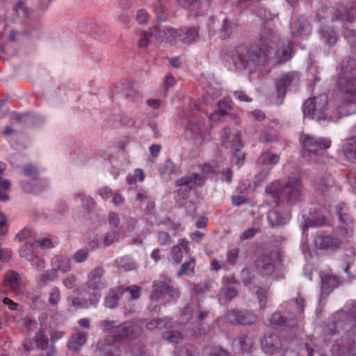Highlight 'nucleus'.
<instances>
[{
	"label": "nucleus",
	"mask_w": 356,
	"mask_h": 356,
	"mask_svg": "<svg viewBox=\"0 0 356 356\" xmlns=\"http://www.w3.org/2000/svg\"><path fill=\"white\" fill-rule=\"evenodd\" d=\"M195 268V260L193 257H190L188 260L183 263L179 270L177 272V276L180 277L183 275H187L188 272L194 273Z\"/></svg>",
	"instance_id": "obj_42"
},
{
	"label": "nucleus",
	"mask_w": 356,
	"mask_h": 356,
	"mask_svg": "<svg viewBox=\"0 0 356 356\" xmlns=\"http://www.w3.org/2000/svg\"><path fill=\"white\" fill-rule=\"evenodd\" d=\"M188 241L181 239L177 245L172 248L171 255L172 260L176 264L181 261L184 254H188L190 248L188 246Z\"/></svg>",
	"instance_id": "obj_22"
},
{
	"label": "nucleus",
	"mask_w": 356,
	"mask_h": 356,
	"mask_svg": "<svg viewBox=\"0 0 356 356\" xmlns=\"http://www.w3.org/2000/svg\"><path fill=\"white\" fill-rule=\"evenodd\" d=\"M35 242L33 243H26L19 250L20 257L25 259H32V257L35 254L34 252Z\"/></svg>",
	"instance_id": "obj_43"
},
{
	"label": "nucleus",
	"mask_w": 356,
	"mask_h": 356,
	"mask_svg": "<svg viewBox=\"0 0 356 356\" xmlns=\"http://www.w3.org/2000/svg\"><path fill=\"white\" fill-rule=\"evenodd\" d=\"M179 5L188 10L195 17L202 15L203 12L200 10L201 3L198 0H177Z\"/></svg>",
	"instance_id": "obj_33"
},
{
	"label": "nucleus",
	"mask_w": 356,
	"mask_h": 356,
	"mask_svg": "<svg viewBox=\"0 0 356 356\" xmlns=\"http://www.w3.org/2000/svg\"><path fill=\"white\" fill-rule=\"evenodd\" d=\"M165 339L175 343H179L182 340V334L176 330L167 331L163 333Z\"/></svg>",
	"instance_id": "obj_58"
},
{
	"label": "nucleus",
	"mask_w": 356,
	"mask_h": 356,
	"mask_svg": "<svg viewBox=\"0 0 356 356\" xmlns=\"http://www.w3.org/2000/svg\"><path fill=\"white\" fill-rule=\"evenodd\" d=\"M33 341L35 343L36 347L42 350L47 349L49 340L44 332L42 330H39L36 332Z\"/></svg>",
	"instance_id": "obj_41"
},
{
	"label": "nucleus",
	"mask_w": 356,
	"mask_h": 356,
	"mask_svg": "<svg viewBox=\"0 0 356 356\" xmlns=\"http://www.w3.org/2000/svg\"><path fill=\"white\" fill-rule=\"evenodd\" d=\"M356 16V2L350 8H334L322 7L317 10V17L321 19H330L336 21L338 19L346 22H353Z\"/></svg>",
	"instance_id": "obj_10"
},
{
	"label": "nucleus",
	"mask_w": 356,
	"mask_h": 356,
	"mask_svg": "<svg viewBox=\"0 0 356 356\" xmlns=\"http://www.w3.org/2000/svg\"><path fill=\"white\" fill-rule=\"evenodd\" d=\"M105 269L102 266L92 268L87 274L86 286L90 291H100L107 286V281L104 277Z\"/></svg>",
	"instance_id": "obj_11"
},
{
	"label": "nucleus",
	"mask_w": 356,
	"mask_h": 356,
	"mask_svg": "<svg viewBox=\"0 0 356 356\" xmlns=\"http://www.w3.org/2000/svg\"><path fill=\"white\" fill-rule=\"evenodd\" d=\"M302 157L310 163H325V150L331 145V141L326 138H318L314 136H306L302 139Z\"/></svg>",
	"instance_id": "obj_5"
},
{
	"label": "nucleus",
	"mask_w": 356,
	"mask_h": 356,
	"mask_svg": "<svg viewBox=\"0 0 356 356\" xmlns=\"http://www.w3.org/2000/svg\"><path fill=\"white\" fill-rule=\"evenodd\" d=\"M122 293L120 289H111L104 299L105 307L109 309L118 307Z\"/></svg>",
	"instance_id": "obj_32"
},
{
	"label": "nucleus",
	"mask_w": 356,
	"mask_h": 356,
	"mask_svg": "<svg viewBox=\"0 0 356 356\" xmlns=\"http://www.w3.org/2000/svg\"><path fill=\"white\" fill-rule=\"evenodd\" d=\"M291 30L293 35H307L310 31V25L305 17L299 16L291 23Z\"/></svg>",
	"instance_id": "obj_21"
},
{
	"label": "nucleus",
	"mask_w": 356,
	"mask_h": 356,
	"mask_svg": "<svg viewBox=\"0 0 356 356\" xmlns=\"http://www.w3.org/2000/svg\"><path fill=\"white\" fill-rule=\"evenodd\" d=\"M34 242L37 247H39L42 250L51 249L55 247L57 244L56 240L49 236L39 238L38 239L35 240Z\"/></svg>",
	"instance_id": "obj_40"
},
{
	"label": "nucleus",
	"mask_w": 356,
	"mask_h": 356,
	"mask_svg": "<svg viewBox=\"0 0 356 356\" xmlns=\"http://www.w3.org/2000/svg\"><path fill=\"white\" fill-rule=\"evenodd\" d=\"M180 296L179 291L163 281H154L153 291L150 294L151 303L149 305L150 312L156 313L160 311L159 306L156 304L160 299L166 302H170L177 299Z\"/></svg>",
	"instance_id": "obj_7"
},
{
	"label": "nucleus",
	"mask_w": 356,
	"mask_h": 356,
	"mask_svg": "<svg viewBox=\"0 0 356 356\" xmlns=\"http://www.w3.org/2000/svg\"><path fill=\"white\" fill-rule=\"evenodd\" d=\"M140 287L137 285H132L131 286L127 287L124 289V292L129 294L128 299L129 300H136L140 296Z\"/></svg>",
	"instance_id": "obj_61"
},
{
	"label": "nucleus",
	"mask_w": 356,
	"mask_h": 356,
	"mask_svg": "<svg viewBox=\"0 0 356 356\" xmlns=\"http://www.w3.org/2000/svg\"><path fill=\"white\" fill-rule=\"evenodd\" d=\"M333 184V179L330 175H326L325 177L320 178L316 181V187L322 192L327 190Z\"/></svg>",
	"instance_id": "obj_49"
},
{
	"label": "nucleus",
	"mask_w": 356,
	"mask_h": 356,
	"mask_svg": "<svg viewBox=\"0 0 356 356\" xmlns=\"http://www.w3.org/2000/svg\"><path fill=\"white\" fill-rule=\"evenodd\" d=\"M267 220L271 227L282 226L286 223V218L277 211H270L267 214Z\"/></svg>",
	"instance_id": "obj_35"
},
{
	"label": "nucleus",
	"mask_w": 356,
	"mask_h": 356,
	"mask_svg": "<svg viewBox=\"0 0 356 356\" xmlns=\"http://www.w3.org/2000/svg\"><path fill=\"white\" fill-rule=\"evenodd\" d=\"M11 183L10 180L0 177V200L8 201L10 198L8 193L10 191Z\"/></svg>",
	"instance_id": "obj_38"
},
{
	"label": "nucleus",
	"mask_w": 356,
	"mask_h": 356,
	"mask_svg": "<svg viewBox=\"0 0 356 356\" xmlns=\"http://www.w3.org/2000/svg\"><path fill=\"white\" fill-rule=\"evenodd\" d=\"M342 153L345 159L356 163V137L353 136L346 140L342 145Z\"/></svg>",
	"instance_id": "obj_20"
},
{
	"label": "nucleus",
	"mask_w": 356,
	"mask_h": 356,
	"mask_svg": "<svg viewBox=\"0 0 356 356\" xmlns=\"http://www.w3.org/2000/svg\"><path fill=\"white\" fill-rule=\"evenodd\" d=\"M299 75L296 72H290L280 74L275 79V99H272L275 104L283 103L287 90H296L299 83Z\"/></svg>",
	"instance_id": "obj_8"
},
{
	"label": "nucleus",
	"mask_w": 356,
	"mask_h": 356,
	"mask_svg": "<svg viewBox=\"0 0 356 356\" xmlns=\"http://www.w3.org/2000/svg\"><path fill=\"white\" fill-rule=\"evenodd\" d=\"M123 86V96L131 101H136L140 98V95L132 88L131 82L122 83Z\"/></svg>",
	"instance_id": "obj_37"
},
{
	"label": "nucleus",
	"mask_w": 356,
	"mask_h": 356,
	"mask_svg": "<svg viewBox=\"0 0 356 356\" xmlns=\"http://www.w3.org/2000/svg\"><path fill=\"white\" fill-rule=\"evenodd\" d=\"M179 356H197L196 348L192 344L184 345L179 348Z\"/></svg>",
	"instance_id": "obj_56"
},
{
	"label": "nucleus",
	"mask_w": 356,
	"mask_h": 356,
	"mask_svg": "<svg viewBox=\"0 0 356 356\" xmlns=\"http://www.w3.org/2000/svg\"><path fill=\"white\" fill-rule=\"evenodd\" d=\"M260 40L264 45H270L278 40V35L270 29H264L262 31Z\"/></svg>",
	"instance_id": "obj_39"
},
{
	"label": "nucleus",
	"mask_w": 356,
	"mask_h": 356,
	"mask_svg": "<svg viewBox=\"0 0 356 356\" xmlns=\"http://www.w3.org/2000/svg\"><path fill=\"white\" fill-rule=\"evenodd\" d=\"M336 212L340 221L344 224L343 230H344L348 234L353 232V220L350 216L347 213L346 208L345 204H340L336 206Z\"/></svg>",
	"instance_id": "obj_26"
},
{
	"label": "nucleus",
	"mask_w": 356,
	"mask_h": 356,
	"mask_svg": "<svg viewBox=\"0 0 356 356\" xmlns=\"http://www.w3.org/2000/svg\"><path fill=\"white\" fill-rule=\"evenodd\" d=\"M280 156L270 152L263 153L258 159V162L261 164L275 165L278 163Z\"/></svg>",
	"instance_id": "obj_46"
},
{
	"label": "nucleus",
	"mask_w": 356,
	"mask_h": 356,
	"mask_svg": "<svg viewBox=\"0 0 356 356\" xmlns=\"http://www.w3.org/2000/svg\"><path fill=\"white\" fill-rule=\"evenodd\" d=\"M273 257H275V254L270 255H262L258 261V267L260 268L261 273L264 275H268L273 273L275 269V264Z\"/></svg>",
	"instance_id": "obj_27"
},
{
	"label": "nucleus",
	"mask_w": 356,
	"mask_h": 356,
	"mask_svg": "<svg viewBox=\"0 0 356 356\" xmlns=\"http://www.w3.org/2000/svg\"><path fill=\"white\" fill-rule=\"evenodd\" d=\"M355 254H356V252L353 247L347 248L345 250L344 255L347 258L344 259V261H343V262L345 264V267L343 268V270L345 273H346L348 274L349 273V268H350V266L353 264V261H354L353 257L355 256Z\"/></svg>",
	"instance_id": "obj_48"
},
{
	"label": "nucleus",
	"mask_w": 356,
	"mask_h": 356,
	"mask_svg": "<svg viewBox=\"0 0 356 356\" xmlns=\"http://www.w3.org/2000/svg\"><path fill=\"white\" fill-rule=\"evenodd\" d=\"M154 36V31L152 29H149L147 31H143L141 35V38L138 40V47L144 48L148 46L149 44V39L151 37Z\"/></svg>",
	"instance_id": "obj_57"
},
{
	"label": "nucleus",
	"mask_w": 356,
	"mask_h": 356,
	"mask_svg": "<svg viewBox=\"0 0 356 356\" xmlns=\"http://www.w3.org/2000/svg\"><path fill=\"white\" fill-rule=\"evenodd\" d=\"M232 59L238 70L251 69L254 66H264L270 61V58L264 50L257 47L249 49L243 45H238L235 48Z\"/></svg>",
	"instance_id": "obj_4"
},
{
	"label": "nucleus",
	"mask_w": 356,
	"mask_h": 356,
	"mask_svg": "<svg viewBox=\"0 0 356 356\" xmlns=\"http://www.w3.org/2000/svg\"><path fill=\"white\" fill-rule=\"evenodd\" d=\"M321 37L324 43L329 46L335 44L339 38L336 32L329 26H323L322 28Z\"/></svg>",
	"instance_id": "obj_34"
},
{
	"label": "nucleus",
	"mask_w": 356,
	"mask_h": 356,
	"mask_svg": "<svg viewBox=\"0 0 356 356\" xmlns=\"http://www.w3.org/2000/svg\"><path fill=\"white\" fill-rule=\"evenodd\" d=\"M231 110V106L228 102L227 101H219L218 103V109L216 113H211L209 117L210 121V127L212 128L213 127V121L216 120H219V118L223 115H231L233 116L232 114L229 113Z\"/></svg>",
	"instance_id": "obj_29"
},
{
	"label": "nucleus",
	"mask_w": 356,
	"mask_h": 356,
	"mask_svg": "<svg viewBox=\"0 0 356 356\" xmlns=\"http://www.w3.org/2000/svg\"><path fill=\"white\" fill-rule=\"evenodd\" d=\"M166 324L165 318L153 319L147 323L146 327L149 330H153L156 328L162 329L166 326Z\"/></svg>",
	"instance_id": "obj_59"
},
{
	"label": "nucleus",
	"mask_w": 356,
	"mask_h": 356,
	"mask_svg": "<svg viewBox=\"0 0 356 356\" xmlns=\"http://www.w3.org/2000/svg\"><path fill=\"white\" fill-rule=\"evenodd\" d=\"M294 318L291 316H286L280 312H275L269 318L271 326L278 330H284L295 325Z\"/></svg>",
	"instance_id": "obj_18"
},
{
	"label": "nucleus",
	"mask_w": 356,
	"mask_h": 356,
	"mask_svg": "<svg viewBox=\"0 0 356 356\" xmlns=\"http://www.w3.org/2000/svg\"><path fill=\"white\" fill-rule=\"evenodd\" d=\"M335 322L328 324L324 330L325 339L343 330L346 338L334 343L331 348L332 356H356V303L337 312Z\"/></svg>",
	"instance_id": "obj_1"
},
{
	"label": "nucleus",
	"mask_w": 356,
	"mask_h": 356,
	"mask_svg": "<svg viewBox=\"0 0 356 356\" xmlns=\"http://www.w3.org/2000/svg\"><path fill=\"white\" fill-rule=\"evenodd\" d=\"M58 277V271L52 266L51 269L44 271L40 277L42 282H54Z\"/></svg>",
	"instance_id": "obj_53"
},
{
	"label": "nucleus",
	"mask_w": 356,
	"mask_h": 356,
	"mask_svg": "<svg viewBox=\"0 0 356 356\" xmlns=\"http://www.w3.org/2000/svg\"><path fill=\"white\" fill-rule=\"evenodd\" d=\"M61 299L60 291L58 287H54L49 293L48 302L52 306L55 307L58 305Z\"/></svg>",
	"instance_id": "obj_52"
},
{
	"label": "nucleus",
	"mask_w": 356,
	"mask_h": 356,
	"mask_svg": "<svg viewBox=\"0 0 356 356\" xmlns=\"http://www.w3.org/2000/svg\"><path fill=\"white\" fill-rule=\"evenodd\" d=\"M234 29V24H232L227 17H225L222 21V24L220 29V36L222 39L229 38V34Z\"/></svg>",
	"instance_id": "obj_51"
},
{
	"label": "nucleus",
	"mask_w": 356,
	"mask_h": 356,
	"mask_svg": "<svg viewBox=\"0 0 356 356\" xmlns=\"http://www.w3.org/2000/svg\"><path fill=\"white\" fill-rule=\"evenodd\" d=\"M215 280L213 278H208L202 283H189L191 289L198 298L203 297L207 292L210 291L213 288Z\"/></svg>",
	"instance_id": "obj_25"
},
{
	"label": "nucleus",
	"mask_w": 356,
	"mask_h": 356,
	"mask_svg": "<svg viewBox=\"0 0 356 356\" xmlns=\"http://www.w3.org/2000/svg\"><path fill=\"white\" fill-rule=\"evenodd\" d=\"M175 173V165L174 163L168 159L165 161L164 165L161 171V174L166 179H170L172 174Z\"/></svg>",
	"instance_id": "obj_55"
},
{
	"label": "nucleus",
	"mask_w": 356,
	"mask_h": 356,
	"mask_svg": "<svg viewBox=\"0 0 356 356\" xmlns=\"http://www.w3.org/2000/svg\"><path fill=\"white\" fill-rule=\"evenodd\" d=\"M140 331L137 325L131 321H125L115 327L112 337H106L103 342L98 344L97 350L103 356H120V348L115 343L137 337Z\"/></svg>",
	"instance_id": "obj_3"
},
{
	"label": "nucleus",
	"mask_w": 356,
	"mask_h": 356,
	"mask_svg": "<svg viewBox=\"0 0 356 356\" xmlns=\"http://www.w3.org/2000/svg\"><path fill=\"white\" fill-rule=\"evenodd\" d=\"M119 234L115 231L108 232L104 237V243L106 245H110L118 241Z\"/></svg>",
	"instance_id": "obj_63"
},
{
	"label": "nucleus",
	"mask_w": 356,
	"mask_h": 356,
	"mask_svg": "<svg viewBox=\"0 0 356 356\" xmlns=\"http://www.w3.org/2000/svg\"><path fill=\"white\" fill-rule=\"evenodd\" d=\"M340 75L353 76L356 79V60L350 57L344 58L340 63L339 66Z\"/></svg>",
	"instance_id": "obj_23"
},
{
	"label": "nucleus",
	"mask_w": 356,
	"mask_h": 356,
	"mask_svg": "<svg viewBox=\"0 0 356 356\" xmlns=\"http://www.w3.org/2000/svg\"><path fill=\"white\" fill-rule=\"evenodd\" d=\"M339 89L346 94V97L339 106L341 115H348L356 113V79L353 76L339 74L337 81Z\"/></svg>",
	"instance_id": "obj_6"
},
{
	"label": "nucleus",
	"mask_w": 356,
	"mask_h": 356,
	"mask_svg": "<svg viewBox=\"0 0 356 356\" xmlns=\"http://www.w3.org/2000/svg\"><path fill=\"white\" fill-rule=\"evenodd\" d=\"M327 103L328 97L325 94L307 99L302 108L304 115L315 120H326Z\"/></svg>",
	"instance_id": "obj_9"
},
{
	"label": "nucleus",
	"mask_w": 356,
	"mask_h": 356,
	"mask_svg": "<svg viewBox=\"0 0 356 356\" xmlns=\"http://www.w3.org/2000/svg\"><path fill=\"white\" fill-rule=\"evenodd\" d=\"M3 282L5 286L15 295L22 294L26 285L23 275L13 270H9L5 273Z\"/></svg>",
	"instance_id": "obj_12"
},
{
	"label": "nucleus",
	"mask_w": 356,
	"mask_h": 356,
	"mask_svg": "<svg viewBox=\"0 0 356 356\" xmlns=\"http://www.w3.org/2000/svg\"><path fill=\"white\" fill-rule=\"evenodd\" d=\"M344 37L352 48L356 47V30L346 29L343 32Z\"/></svg>",
	"instance_id": "obj_64"
},
{
	"label": "nucleus",
	"mask_w": 356,
	"mask_h": 356,
	"mask_svg": "<svg viewBox=\"0 0 356 356\" xmlns=\"http://www.w3.org/2000/svg\"><path fill=\"white\" fill-rule=\"evenodd\" d=\"M22 173L25 176L31 178L33 180H36L39 176V170L37 166L32 164L25 165L22 169Z\"/></svg>",
	"instance_id": "obj_50"
},
{
	"label": "nucleus",
	"mask_w": 356,
	"mask_h": 356,
	"mask_svg": "<svg viewBox=\"0 0 356 356\" xmlns=\"http://www.w3.org/2000/svg\"><path fill=\"white\" fill-rule=\"evenodd\" d=\"M261 348L263 350L268 354L286 350L287 347L283 343L279 337L275 334H269L264 336L261 340Z\"/></svg>",
	"instance_id": "obj_15"
},
{
	"label": "nucleus",
	"mask_w": 356,
	"mask_h": 356,
	"mask_svg": "<svg viewBox=\"0 0 356 356\" xmlns=\"http://www.w3.org/2000/svg\"><path fill=\"white\" fill-rule=\"evenodd\" d=\"M51 266L57 270L63 273L69 272L72 268L71 261L69 257L58 254L51 259Z\"/></svg>",
	"instance_id": "obj_24"
},
{
	"label": "nucleus",
	"mask_w": 356,
	"mask_h": 356,
	"mask_svg": "<svg viewBox=\"0 0 356 356\" xmlns=\"http://www.w3.org/2000/svg\"><path fill=\"white\" fill-rule=\"evenodd\" d=\"M184 37L182 40L184 42H191L196 40L199 35L198 28L195 26H191L186 28L184 31L183 30Z\"/></svg>",
	"instance_id": "obj_44"
},
{
	"label": "nucleus",
	"mask_w": 356,
	"mask_h": 356,
	"mask_svg": "<svg viewBox=\"0 0 356 356\" xmlns=\"http://www.w3.org/2000/svg\"><path fill=\"white\" fill-rule=\"evenodd\" d=\"M302 188L298 177L289 178L284 184L275 180L266 186L265 195L277 205L282 202L291 204L300 197Z\"/></svg>",
	"instance_id": "obj_2"
},
{
	"label": "nucleus",
	"mask_w": 356,
	"mask_h": 356,
	"mask_svg": "<svg viewBox=\"0 0 356 356\" xmlns=\"http://www.w3.org/2000/svg\"><path fill=\"white\" fill-rule=\"evenodd\" d=\"M62 282L65 287L72 289L76 286V277L73 273H69L63 277Z\"/></svg>",
	"instance_id": "obj_62"
},
{
	"label": "nucleus",
	"mask_w": 356,
	"mask_h": 356,
	"mask_svg": "<svg viewBox=\"0 0 356 356\" xmlns=\"http://www.w3.org/2000/svg\"><path fill=\"white\" fill-rule=\"evenodd\" d=\"M284 305L289 316H291V318L296 319L302 317L305 308V300L301 296H298L288 300Z\"/></svg>",
	"instance_id": "obj_16"
},
{
	"label": "nucleus",
	"mask_w": 356,
	"mask_h": 356,
	"mask_svg": "<svg viewBox=\"0 0 356 356\" xmlns=\"http://www.w3.org/2000/svg\"><path fill=\"white\" fill-rule=\"evenodd\" d=\"M339 282L337 277L325 275L321 277V291L325 294H329L339 285Z\"/></svg>",
	"instance_id": "obj_31"
},
{
	"label": "nucleus",
	"mask_w": 356,
	"mask_h": 356,
	"mask_svg": "<svg viewBox=\"0 0 356 356\" xmlns=\"http://www.w3.org/2000/svg\"><path fill=\"white\" fill-rule=\"evenodd\" d=\"M154 38L160 43L173 44L176 41L177 33L170 26L156 25L153 27Z\"/></svg>",
	"instance_id": "obj_14"
},
{
	"label": "nucleus",
	"mask_w": 356,
	"mask_h": 356,
	"mask_svg": "<svg viewBox=\"0 0 356 356\" xmlns=\"http://www.w3.org/2000/svg\"><path fill=\"white\" fill-rule=\"evenodd\" d=\"M87 334L84 332H76L72 334L67 341V347L70 350L77 351L86 343Z\"/></svg>",
	"instance_id": "obj_28"
},
{
	"label": "nucleus",
	"mask_w": 356,
	"mask_h": 356,
	"mask_svg": "<svg viewBox=\"0 0 356 356\" xmlns=\"http://www.w3.org/2000/svg\"><path fill=\"white\" fill-rule=\"evenodd\" d=\"M186 130L194 135L195 138H200L202 140H204L207 135L204 122L200 118L191 120L186 127Z\"/></svg>",
	"instance_id": "obj_19"
},
{
	"label": "nucleus",
	"mask_w": 356,
	"mask_h": 356,
	"mask_svg": "<svg viewBox=\"0 0 356 356\" xmlns=\"http://www.w3.org/2000/svg\"><path fill=\"white\" fill-rule=\"evenodd\" d=\"M72 258L76 263H83L88 258V251L85 249H80L74 253Z\"/></svg>",
	"instance_id": "obj_60"
},
{
	"label": "nucleus",
	"mask_w": 356,
	"mask_h": 356,
	"mask_svg": "<svg viewBox=\"0 0 356 356\" xmlns=\"http://www.w3.org/2000/svg\"><path fill=\"white\" fill-rule=\"evenodd\" d=\"M292 44L289 40H284L277 44L275 52L274 61L276 63H284L291 58Z\"/></svg>",
	"instance_id": "obj_17"
},
{
	"label": "nucleus",
	"mask_w": 356,
	"mask_h": 356,
	"mask_svg": "<svg viewBox=\"0 0 356 356\" xmlns=\"http://www.w3.org/2000/svg\"><path fill=\"white\" fill-rule=\"evenodd\" d=\"M205 177L198 173H193L189 175H186L181 177L176 181V184L178 186H188L191 184H193L200 186H202L204 184Z\"/></svg>",
	"instance_id": "obj_30"
},
{
	"label": "nucleus",
	"mask_w": 356,
	"mask_h": 356,
	"mask_svg": "<svg viewBox=\"0 0 356 356\" xmlns=\"http://www.w3.org/2000/svg\"><path fill=\"white\" fill-rule=\"evenodd\" d=\"M202 356H229V355L220 346H205L202 348Z\"/></svg>",
	"instance_id": "obj_36"
},
{
	"label": "nucleus",
	"mask_w": 356,
	"mask_h": 356,
	"mask_svg": "<svg viewBox=\"0 0 356 356\" xmlns=\"http://www.w3.org/2000/svg\"><path fill=\"white\" fill-rule=\"evenodd\" d=\"M314 243L317 249L332 254L340 248L341 241L339 238L330 235H318L314 238Z\"/></svg>",
	"instance_id": "obj_13"
},
{
	"label": "nucleus",
	"mask_w": 356,
	"mask_h": 356,
	"mask_svg": "<svg viewBox=\"0 0 356 356\" xmlns=\"http://www.w3.org/2000/svg\"><path fill=\"white\" fill-rule=\"evenodd\" d=\"M220 293L224 298L228 300H232L236 298L238 293L236 288L233 286H225L220 289Z\"/></svg>",
	"instance_id": "obj_54"
},
{
	"label": "nucleus",
	"mask_w": 356,
	"mask_h": 356,
	"mask_svg": "<svg viewBox=\"0 0 356 356\" xmlns=\"http://www.w3.org/2000/svg\"><path fill=\"white\" fill-rule=\"evenodd\" d=\"M257 316L248 311H239L238 324L251 325L255 323Z\"/></svg>",
	"instance_id": "obj_45"
},
{
	"label": "nucleus",
	"mask_w": 356,
	"mask_h": 356,
	"mask_svg": "<svg viewBox=\"0 0 356 356\" xmlns=\"http://www.w3.org/2000/svg\"><path fill=\"white\" fill-rule=\"evenodd\" d=\"M118 267L125 271H130L136 269V262L129 256L122 257L118 263Z\"/></svg>",
	"instance_id": "obj_47"
}]
</instances>
